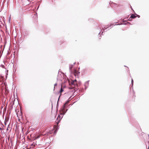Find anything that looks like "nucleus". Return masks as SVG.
I'll use <instances>...</instances> for the list:
<instances>
[{"label":"nucleus","mask_w":149,"mask_h":149,"mask_svg":"<svg viewBox=\"0 0 149 149\" xmlns=\"http://www.w3.org/2000/svg\"><path fill=\"white\" fill-rule=\"evenodd\" d=\"M60 120H61V118H60V116H59L57 118V119L56 120V122L58 124L59 123V121H60Z\"/></svg>","instance_id":"1"},{"label":"nucleus","mask_w":149,"mask_h":149,"mask_svg":"<svg viewBox=\"0 0 149 149\" xmlns=\"http://www.w3.org/2000/svg\"><path fill=\"white\" fill-rule=\"evenodd\" d=\"M76 80H74L72 81V82H71V84L72 85H74L75 84H76Z\"/></svg>","instance_id":"2"},{"label":"nucleus","mask_w":149,"mask_h":149,"mask_svg":"<svg viewBox=\"0 0 149 149\" xmlns=\"http://www.w3.org/2000/svg\"><path fill=\"white\" fill-rule=\"evenodd\" d=\"M131 17L132 18H134L136 17V16L134 14H132L131 15Z\"/></svg>","instance_id":"3"},{"label":"nucleus","mask_w":149,"mask_h":149,"mask_svg":"<svg viewBox=\"0 0 149 149\" xmlns=\"http://www.w3.org/2000/svg\"><path fill=\"white\" fill-rule=\"evenodd\" d=\"M63 90L62 87V86H61V89L60 90V93H61L62 92H63Z\"/></svg>","instance_id":"4"},{"label":"nucleus","mask_w":149,"mask_h":149,"mask_svg":"<svg viewBox=\"0 0 149 149\" xmlns=\"http://www.w3.org/2000/svg\"><path fill=\"white\" fill-rule=\"evenodd\" d=\"M41 135H39L37 137H35L34 139H37L39 138Z\"/></svg>","instance_id":"5"},{"label":"nucleus","mask_w":149,"mask_h":149,"mask_svg":"<svg viewBox=\"0 0 149 149\" xmlns=\"http://www.w3.org/2000/svg\"><path fill=\"white\" fill-rule=\"evenodd\" d=\"M68 101H67V102H66L64 104V108L65 107V105L66 104H68Z\"/></svg>","instance_id":"6"},{"label":"nucleus","mask_w":149,"mask_h":149,"mask_svg":"<svg viewBox=\"0 0 149 149\" xmlns=\"http://www.w3.org/2000/svg\"><path fill=\"white\" fill-rule=\"evenodd\" d=\"M1 67L2 68H5V66H4L3 65H0Z\"/></svg>","instance_id":"7"},{"label":"nucleus","mask_w":149,"mask_h":149,"mask_svg":"<svg viewBox=\"0 0 149 149\" xmlns=\"http://www.w3.org/2000/svg\"><path fill=\"white\" fill-rule=\"evenodd\" d=\"M77 71L76 70H74V73L75 74H77Z\"/></svg>","instance_id":"8"},{"label":"nucleus","mask_w":149,"mask_h":149,"mask_svg":"<svg viewBox=\"0 0 149 149\" xmlns=\"http://www.w3.org/2000/svg\"><path fill=\"white\" fill-rule=\"evenodd\" d=\"M133 79H132V84H133Z\"/></svg>","instance_id":"9"},{"label":"nucleus","mask_w":149,"mask_h":149,"mask_svg":"<svg viewBox=\"0 0 149 149\" xmlns=\"http://www.w3.org/2000/svg\"><path fill=\"white\" fill-rule=\"evenodd\" d=\"M56 85H57L56 84H54V86H56Z\"/></svg>","instance_id":"10"},{"label":"nucleus","mask_w":149,"mask_h":149,"mask_svg":"<svg viewBox=\"0 0 149 149\" xmlns=\"http://www.w3.org/2000/svg\"><path fill=\"white\" fill-rule=\"evenodd\" d=\"M71 68H72V67H70V69H71Z\"/></svg>","instance_id":"11"}]
</instances>
